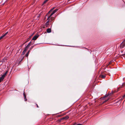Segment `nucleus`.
Returning a JSON list of instances; mask_svg holds the SVG:
<instances>
[{
    "label": "nucleus",
    "instance_id": "4",
    "mask_svg": "<svg viewBox=\"0 0 125 125\" xmlns=\"http://www.w3.org/2000/svg\"><path fill=\"white\" fill-rule=\"evenodd\" d=\"M55 13L53 11L52 12L51 14L49 16H47V20H48Z\"/></svg>",
    "mask_w": 125,
    "mask_h": 125
},
{
    "label": "nucleus",
    "instance_id": "1",
    "mask_svg": "<svg viewBox=\"0 0 125 125\" xmlns=\"http://www.w3.org/2000/svg\"><path fill=\"white\" fill-rule=\"evenodd\" d=\"M8 72V71H6L5 73L2 75L1 77H0V82L1 81H2V80L4 79Z\"/></svg>",
    "mask_w": 125,
    "mask_h": 125
},
{
    "label": "nucleus",
    "instance_id": "22",
    "mask_svg": "<svg viewBox=\"0 0 125 125\" xmlns=\"http://www.w3.org/2000/svg\"><path fill=\"white\" fill-rule=\"evenodd\" d=\"M76 123H75V124H74L73 125H82V124H76Z\"/></svg>",
    "mask_w": 125,
    "mask_h": 125
},
{
    "label": "nucleus",
    "instance_id": "9",
    "mask_svg": "<svg viewBox=\"0 0 125 125\" xmlns=\"http://www.w3.org/2000/svg\"><path fill=\"white\" fill-rule=\"evenodd\" d=\"M53 10V9H51L48 13L47 14L46 16V17L47 16L48 14H49L50 13L51 11Z\"/></svg>",
    "mask_w": 125,
    "mask_h": 125
},
{
    "label": "nucleus",
    "instance_id": "41",
    "mask_svg": "<svg viewBox=\"0 0 125 125\" xmlns=\"http://www.w3.org/2000/svg\"><path fill=\"white\" fill-rule=\"evenodd\" d=\"M123 0V1H123V0Z\"/></svg>",
    "mask_w": 125,
    "mask_h": 125
},
{
    "label": "nucleus",
    "instance_id": "10",
    "mask_svg": "<svg viewBox=\"0 0 125 125\" xmlns=\"http://www.w3.org/2000/svg\"><path fill=\"white\" fill-rule=\"evenodd\" d=\"M40 44V43H37V44H34V45H33V46H31V48H30V50H31V49H32L33 48V47L34 46H35V45H37L39 44Z\"/></svg>",
    "mask_w": 125,
    "mask_h": 125
},
{
    "label": "nucleus",
    "instance_id": "14",
    "mask_svg": "<svg viewBox=\"0 0 125 125\" xmlns=\"http://www.w3.org/2000/svg\"><path fill=\"white\" fill-rule=\"evenodd\" d=\"M24 58V57H23L22 56H21V58H22V59L19 61V63H20L21 62L22 60Z\"/></svg>",
    "mask_w": 125,
    "mask_h": 125
},
{
    "label": "nucleus",
    "instance_id": "20",
    "mask_svg": "<svg viewBox=\"0 0 125 125\" xmlns=\"http://www.w3.org/2000/svg\"><path fill=\"white\" fill-rule=\"evenodd\" d=\"M58 9H55L53 11L55 12L56 13L57 11H58Z\"/></svg>",
    "mask_w": 125,
    "mask_h": 125
},
{
    "label": "nucleus",
    "instance_id": "5",
    "mask_svg": "<svg viewBox=\"0 0 125 125\" xmlns=\"http://www.w3.org/2000/svg\"><path fill=\"white\" fill-rule=\"evenodd\" d=\"M69 118V117L67 115H66V116L62 118L61 119V120L65 119L66 120V119H68Z\"/></svg>",
    "mask_w": 125,
    "mask_h": 125
},
{
    "label": "nucleus",
    "instance_id": "31",
    "mask_svg": "<svg viewBox=\"0 0 125 125\" xmlns=\"http://www.w3.org/2000/svg\"><path fill=\"white\" fill-rule=\"evenodd\" d=\"M24 96V98H26V95H23Z\"/></svg>",
    "mask_w": 125,
    "mask_h": 125
},
{
    "label": "nucleus",
    "instance_id": "15",
    "mask_svg": "<svg viewBox=\"0 0 125 125\" xmlns=\"http://www.w3.org/2000/svg\"><path fill=\"white\" fill-rule=\"evenodd\" d=\"M122 45H123V47H124L125 46V40L123 44H122L121 46H122Z\"/></svg>",
    "mask_w": 125,
    "mask_h": 125
},
{
    "label": "nucleus",
    "instance_id": "27",
    "mask_svg": "<svg viewBox=\"0 0 125 125\" xmlns=\"http://www.w3.org/2000/svg\"><path fill=\"white\" fill-rule=\"evenodd\" d=\"M8 33V32H6L5 34H4L5 35H6L7 33Z\"/></svg>",
    "mask_w": 125,
    "mask_h": 125
},
{
    "label": "nucleus",
    "instance_id": "6",
    "mask_svg": "<svg viewBox=\"0 0 125 125\" xmlns=\"http://www.w3.org/2000/svg\"><path fill=\"white\" fill-rule=\"evenodd\" d=\"M47 32L48 33H50L51 31V28H49L47 29Z\"/></svg>",
    "mask_w": 125,
    "mask_h": 125
},
{
    "label": "nucleus",
    "instance_id": "3",
    "mask_svg": "<svg viewBox=\"0 0 125 125\" xmlns=\"http://www.w3.org/2000/svg\"><path fill=\"white\" fill-rule=\"evenodd\" d=\"M31 41H30L29 43L25 47V49L26 50H27V49L28 48V47H29L30 46L31 44H31Z\"/></svg>",
    "mask_w": 125,
    "mask_h": 125
},
{
    "label": "nucleus",
    "instance_id": "23",
    "mask_svg": "<svg viewBox=\"0 0 125 125\" xmlns=\"http://www.w3.org/2000/svg\"><path fill=\"white\" fill-rule=\"evenodd\" d=\"M28 55H29V54L27 53V54H26L25 55V56H26V57H28Z\"/></svg>",
    "mask_w": 125,
    "mask_h": 125
},
{
    "label": "nucleus",
    "instance_id": "28",
    "mask_svg": "<svg viewBox=\"0 0 125 125\" xmlns=\"http://www.w3.org/2000/svg\"><path fill=\"white\" fill-rule=\"evenodd\" d=\"M24 101H27V99H26V98H24Z\"/></svg>",
    "mask_w": 125,
    "mask_h": 125
},
{
    "label": "nucleus",
    "instance_id": "24",
    "mask_svg": "<svg viewBox=\"0 0 125 125\" xmlns=\"http://www.w3.org/2000/svg\"><path fill=\"white\" fill-rule=\"evenodd\" d=\"M50 18V19H51V20L52 21V20H53V17H51Z\"/></svg>",
    "mask_w": 125,
    "mask_h": 125
},
{
    "label": "nucleus",
    "instance_id": "29",
    "mask_svg": "<svg viewBox=\"0 0 125 125\" xmlns=\"http://www.w3.org/2000/svg\"><path fill=\"white\" fill-rule=\"evenodd\" d=\"M23 95H25V92H24V91L23 92Z\"/></svg>",
    "mask_w": 125,
    "mask_h": 125
},
{
    "label": "nucleus",
    "instance_id": "8",
    "mask_svg": "<svg viewBox=\"0 0 125 125\" xmlns=\"http://www.w3.org/2000/svg\"><path fill=\"white\" fill-rule=\"evenodd\" d=\"M6 68V66L5 65H3V68H1V70H2L3 71H4L5 69Z\"/></svg>",
    "mask_w": 125,
    "mask_h": 125
},
{
    "label": "nucleus",
    "instance_id": "30",
    "mask_svg": "<svg viewBox=\"0 0 125 125\" xmlns=\"http://www.w3.org/2000/svg\"><path fill=\"white\" fill-rule=\"evenodd\" d=\"M23 44H22V45H20V47H22V46L23 45Z\"/></svg>",
    "mask_w": 125,
    "mask_h": 125
},
{
    "label": "nucleus",
    "instance_id": "2",
    "mask_svg": "<svg viewBox=\"0 0 125 125\" xmlns=\"http://www.w3.org/2000/svg\"><path fill=\"white\" fill-rule=\"evenodd\" d=\"M39 35H36L34 36V37L32 38L31 41L32 40H36L39 37Z\"/></svg>",
    "mask_w": 125,
    "mask_h": 125
},
{
    "label": "nucleus",
    "instance_id": "33",
    "mask_svg": "<svg viewBox=\"0 0 125 125\" xmlns=\"http://www.w3.org/2000/svg\"><path fill=\"white\" fill-rule=\"evenodd\" d=\"M66 46H71V47L72 46H69V45H66Z\"/></svg>",
    "mask_w": 125,
    "mask_h": 125
},
{
    "label": "nucleus",
    "instance_id": "25",
    "mask_svg": "<svg viewBox=\"0 0 125 125\" xmlns=\"http://www.w3.org/2000/svg\"><path fill=\"white\" fill-rule=\"evenodd\" d=\"M35 42L34 41L33 42H32L31 43V45H32L34 44V42Z\"/></svg>",
    "mask_w": 125,
    "mask_h": 125
},
{
    "label": "nucleus",
    "instance_id": "39",
    "mask_svg": "<svg viewBox=\"0 0 125 125\" xmlns=\"http://www.w3.org/2000/svg\"><path fill=\"white\" fill-rule=\"evenodd\" d=\"M112 94H113V92H112Z\"/></svg>",
    "mask_w": 125,
    "mask_h": 125
},
{
    "label": "nucleus",
    "instance_id": "16",
    "mask_svg": "<svg viewBox=\"0 0 125 125\" xmlns=\"http://www.w3.org/2000/svg\"><path fill=\"white\" fill-rule=\"evenodd\" d=\"M5 36V35L4 34L1 36H0V39L3 38Z\"/></svg>",
    "mask_w": 125,
    "mask_h": 125
},
{
    "label": "nucleus",
    "instance_id": "40",
    "mask_svg": "<svg viewBox=\"0 0 125 125\" xmlns=\"http://www.w3.org/2000/svg\"><path fill=\"white\" fill-rule=\"evenodd\" d=\"M54 7L53 9H54Z\"/></svg>",
    "mask_w": 125,
    "mask_h": 125
},
{
    "label": "nucleus",
    "instance_id": "35",
    "mask_svg": "<svg viewBox=\"0 0 125 125\" xmlns=\"http://www.w3.org/2000/svg\"><path fill=\"white\" fill-rule=\"evenodd\" d=\"M125 55V54H122V55Z\"/></svg>",
    "mask_w": 125,
    "mask_h": 125
},
{
    "label": "nucleus",
    "instance_id": "26",
    "mask_svg": "<svg viewBox=\"0 0 125 125\" xmlns=\"http://www.w3.org/2000/svg\"><path fill=\"white\" fill-rule=\"evenodd\" d=\"M125 85V82L123 83L122 85Z\"/></svg>",
    "mask_w": 125,
    "mask_h": 125
},
{
    "label": "nucleus",
    "instance_id": "11",
    "mask_svg": "<svg viewBox=\"0 0 125 125\" xmlns=\"http://www.w3.org/2000/svg\"><path fill=\"white\" fill-rule=\"evenodd\" d=\"M49 19L47 21L46 23V26H48L49 25Z\"/></svg>",
    "mask_w": 125,
    "mask_h": 125
},
{
    "label": "nucleus",
    "instance_id": "38",
    "mask_svg": "<svg viewBox=\"0 0 125 125\" xmlns=\"http://www.w3.org/2000/svg\"><path fill=\"white\" fill-rule=\"evenodd\" d=\"M61 120V119H60V121H61V120Z\"/></svg>",
    "mask_w": 125,
    "mask_h": 125
},
{
    "label": "nucleus",
    "instance_id": "21",
    "mask_svg": "<svg viewBox=\"0 0 125 125\" xmlns=\"http://www.w3.org/2000/svg\"><path fill=\"white\" fill-rule=\"evenodd\" d=\"M114 62V61H113V60H112V61H110L109 62V64H111V63H112V62Z\"/></svg>",
    "mask_w": 125,
    "mask_h": 125
},
{
    "label": "nucleus",
    "instance_id": "18",
    "mask_svg": "<svg viewBox=\"0 0 125 125\" xmlns=\"http://www.w3.org/2000/svg\"><path fill=\"white\" fill-rule=\"evenodd\" d=\"M49 0H45L43 3V4H44L46 2Z\"/></svg>",
    "mask_w": 125,
    "mask_h": 125
},
{
    "label": "nucleus",
    "instance_id": "13",
    "mask_svg": "<svg viewBox=\"0 0 125 125\" xmlns=\"http://www.w3.org/2000/svg\"><path fill=\"white\" fill-rule=\"evenodd\" d=\"M101 77L103 78H104L105 77V75H102L101 76Z\"/></svg>",
    "mask_w": 125,
    "mask_h": 125
},
{
    "label": "nucleus",
    "instance_id": "36",
    "mask_svg": "<svg viewBox=\"0 0 125 125\" xmlns=\"http://www.w3.org/2000/svg\"><path fill=\"white\" fill-rule=\"evenodd\" d=\"M125 94L124 95V96H123V97H125Z\"/></svg>",
    "mask_w": 125,
    "mask_h": 125
},
{
    "label": "nucleus",
    "instance_id": "19",
    "mask_svg": "<svg viewBox=\"0 0 125 125\" xmlns=\"http://www.w3.org/2000/svg\"><path fill=\"white\" fill-rule=\"evenodd\" d=\"M109 94H106L105 96H104V98H105L107 96H109Z\"/></svg>",
    "mask_w": 125,
    "mask_h": 125
},
{
    "label": "nucleus",
    "instance_id": "12",
    "mask_svg": "<svg viewBox=\"0 0 125 125\" xmlns=\"http://www.w3.org/2000/svg\"><path fill=\"white\" fill-rule=\"evenodd\" d=\"M109 99L108 98L107 99L105 100L104 101L102 102V104H103L105 102L109 100Z\"/></svg>",
    "mask_w": 125,
    "mask_h": 125
},
{
    "label": "nucleus",
    "instance_id": "34",
    "mask_svg": "<svg viewBox=\"0 0 125 125\" xmlns=\"http://www.w3.org/2000/svg\"><path fill=\"white\" fill-rule=\"evenodd\" d=\"M83 48H85V49H87L85 47H83Z\"/></svg>",
    "mask_w": 125,
    "mask_h": 125
},
{
    "label": "nucleus",
    "instance_id": "37",
    "mask_svg": "<svg viewBox=\"0 0 125 125\" xmlns=\"http://www.w3.org/2000/svg\"><path fill=\"white\" fill-rule=\"evenodd\" d=\"M36 105H37V107H38V105H37V104H36Z\"/></svg>",
    "mask_w": 125,
    "mask_h": 125
},
{
    "label": "nucleus",
    "instance_id": "17",
    "mask_svg": "<svg viewBox=\"0 0 125 125\" xmlns=\"http://www.w3.org/2000/svg\"><path fill=\"white\" fill-rule=\"evenodd\" d=\"M6 60L5 59V58L2 60L1 61V62H5V61Z\"/></svg>",
    "mask_w": 125,
    "mask_h": 125
},
{
    "label": "nucleus",
    "instance_id": "32",
    "mask_svg": "<svg viewBox=\"0 0 125 125\" xmlns=\"http://www.w3.org/2000/svg\"><path fill=\"white\" fill-rule=\"evenodd\" d=\"M30 52V50L28 52H27V53L29 54V53Z\"/></svg>",
    "mask_w": 125,
    "mask_h": 125
},
{
    "label": "nucleus",
    "instance_id": "7",
    "mask_svg": "<svg viewBox=\"0 0 125 125\" xmlns=\"http://www.w3.org/2000/svg\"><path fill=\"white\" fill-rule=\"evenodd\" d=\"M27 50L26 49H25L24 48V51L22 52V55H24L25 52Z\"/></svg>",
    "mask_w": 125,
    "mask_h": 125
}]
</instances>
